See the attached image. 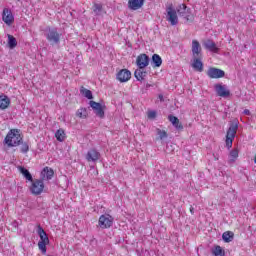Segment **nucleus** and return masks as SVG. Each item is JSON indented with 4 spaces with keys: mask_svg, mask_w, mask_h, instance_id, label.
<instances>
[{
    "mask_svg": "<svg viewBox=\"0 0 256 256\" xmlns=\"http://www.w3.org/2000/svg\"><path fill=\"white\" fill-rule=\"evenodd\" d=\"M192 67L195 71L203 73V48L197 40L192 41Z\"/></svg>",
    "mask_w": 256,
    "mask_h": 256,
    "instance_id": "nucleus-1",
    "label": "nucleus"
},
{
    "mask_svg": "<svg viewBox=\"0 0 256 256\" xmlns=\"http://www.w3.org/2000/svg\"><path fill=\"white\" fill-rule=\"evenodd\" d=\"M42 31L44 33V37H46L48 43H50L52 47L61 43V37H63V34L59 32V28L46 26Z\"/></svg>",
    "mask_w": 256,
    "mask_h": 256,
    "instance_id": "nucleus-2",
    "label": "nucleus"
},
{
    "mask_svg": "<svg viewBox=\"0 0 256 256\" xmlns=\"http://www.w3.org/2000/svg\"><path fill=\"white\" fill-rule=\"evenodd\" d=\"M22 141L23 137L21 136V130L11 129L4 138V145H7L9 148L19 147Z\"/></svg>",
    "mask_w": 256,
    "mask_h": 256,
    "instance_id": "nucleus-3",
    "label": "nucleus"
},
{
    "mask_svg": "<svg viewBox=\"0 0 256 256\" xmlns=\"http://www.w3.org/2000/svg\"><path fill=\"white\" fill-rule=\"evenodd\" d=\"M37 234L40 238L38 242V249L41 250L42 255L47 254V245H49V236H47V232L40 226H37Z\"/></svg>",
    "mask_w": 256,
    "mask_h": 256,
    "instance_id": "nucleus-4",
    "label": "nucleus"
},
{
    "mask_svg": "<svg viewBox=\"0 0 256 256\" xmlns=\"http://www.w3.org/2000/svg\"><path fill=\"white\" fill-rule=\"evenodd\" d=\"M238 129H239V122L237 120L230 122V126L226 133L227 149H231V147H233V140L235 139V135H237Z\"/></svg>",
    "mask_w": 256,
    "mask_h": 256,
    "instance_id": "nucleus-5",
    "label": "nucleus"
},
{
    "mask_svg": "<svg viewBox=\"0 0 256 256\" xmlns=\"http://www.w3.org/2000/svg\"><path fill=\"white\" fill-rule=\"evenodd\" d=\"M113 221H115V218L110 214H102L99 217L98 226L100 229H111L113 227Z\"/></svg>",
    "mask_w": 256,
    "mask_h": 256,
    "instance_id": "nucleus-6",
    "label": "nucleus"
},
{
    "mask_svg": "<svg viewBox=\"0 0 256 256\" xmlns=\"http://www.w3.org/2000/svg\"><path fill=\"white\" fill-rule=\"evenodd\" d=\"M178 15L183 17L188 23H193L195 17L191 13V8L187 7L185 4H181L177 10Z\"/></svg>",
    "mask_w": 256,
    "mask_h": 256,
    "instance_id": "nucleus-7",
    "label": "nucleus"
},
{
    "mask_svg": "<svg viewBox=\"0 0 256 256\" xmlns=\"http://www.w3.org/2000/svg\"><path fill=\"white\" fill-rule=\"evenodd\" d=\"M166 21L170 23V25L175 26L179 24V17L177 16V10L174 9L173 6H169L166 9Z\"/></svg>",
    "mask_w": 256,
    "mask_h": 256,
    "instance_id": "nucleus-8",
    "label": "nucleus"
},
{
    "mask_svg": "<svg viewBox=\"0 0 256 256\" xmlns=\"http://www.w3.org/2000/svg\"><path fill=\"white\" fill-rule=\"evenodd\" d=\"M32 185L30 187V192L32 195H41L45 189V183L41 179L32 180Z\"/></svg>",
    "mask_w": 256,
    "mask_h": 256,
    "instance_id": "nucleus-9",
    "label": "nucleus"
},
{
    "mask_svg": "<svg viewBox=\"0 0 256 256\" xmlns=\"http://www.w3.org/2000/svg\"><path fill=\"white\" fill-rule=\"evenodd\" d=\"M206 75H208V77L210 79H221V78L225 77V71H223L219 68L210 67L207 70Z\"/></svg>",
    "mask_w": 256,
    "mask_h": 256,
    "instance_id": "nucleus-10",
    "label": "nucleus"
},
{
    "mask_svg": "<svg viewBox=\"0 0 256 256\" xmlns=\"http://www.w3.org/2000/svg\"><path fill=\"white\" fill-rule=\"evenodd\" d=\"M89 105L93 109L97 117H100V119H103V117H105V110L103 109V105H101V103L91 100L89 102Z\"/></svg>",
    "mask_w": 256,
    "mask_h": 256,
    "instance_id": "nucleus-11",
    "label": "nucleus"
},
{
    "mask_svg": "<svg viewBox=\"0 0 256 256\" xmlns=\"http://www.w3.org/2000/svg\"><path fill=\"white\" fill-rule=\"evenodd\" d=\"M150 58L147 54H140L136 58V65L138 69H145V67H149Z\"/></svg>",
    "mask_w": 256,
    "mask_h": 256,
    "instance_id": "nucleus-12",
    "label": "nucleus"
},
{
    "mask_svg": "<svg viewBox=\"0 0 256 256\" xmlns=\"http://www.w3.org/2000/svg\"><path fill=\"white\" fill-rule=\"evenodd\" d=\"M214 89L218 97H229L231 95V91L227 89V85L215 84Z\"/></svg>",
    "mask_w": 256,
    "mask_h": 256,
    "instance_id": "nucleus-13",
    "label": "nucleus"
},
{
    "mask_svg": "<svg viewBox=\"0 0 256 256\" xmlns=\"http://www.w3.org/2000/svg\"><path fill=\"white\" fill-rule=\"evenodd\" d=\"M2 21H4L6 25H12L13 21H15V17H13V13L9 8H4L2 13Z\"/></svg>",
    "mask_w": 256,
    "mask_h": 256,
    "instance_id": "nucleus-14",
    "label": "nucleus"
},
{
    "mask_svg": "<svg viewBox=\"0 0 256 256\" xmlns=\"http://www.w3.org/2000/svg\"><path fill=\"white\" fill-rule=\"evenodd\" d=\"M86 159L89 162L96 163L101 159V153L97 149H90L86 154Z\"/></svg>",
    "mask_w": 256,
    "mask_h": 256,
    "instance_id": "nucleus-15",
    "label": "nucleus"
},
{
    "mask_svg": "<svg viewBox=\"0 0 256 256\" xmlns=\"http://www.w3.org/2000/svg\"><path fill=\"white\" fill-rule=\"evenodd\" d=\"M203 47L207 51H210L211 53H219V47H217V44L215 41L211 39H207L206 41L203 42Z\"/></svg>",
    "mask_w": 256,
    "mask_h": 256,
    "instance_id": "nucleus-16",
    "label": "nucleus"
},
{
    "mask_svg": "<svg viewBox=\"0 0 256 256\" xmlns=\"http://www.w3.org/2000/svg\"><path fill=\"white\" fill-rule=\"evenodd\" d=\"M117 79L120 83H127L131 79V71L128 69H122L117 73Z\"/></svg>",
    "mask_w": 256,
    "mask_h": 256,
    "instance_id": "nucleus-17",
    "label": "nucleus"
},
{
    "mask_svg": "<svg viewBox=\"0 0 256 256\" xmlns=\"http://www.w3.org/2000/svg\"><path fill=\"white\" fill-rule=\"evenodd\" d=\"M145 4V0H129L128 6L129 9H132V11H137V9H141L143 5Z\"/></svg>",
    "mask_w": 256,
    "mask_h": 256,
    "instance_id": "nucleus-18",
    "label": "nucleus"
},
{
    "mask_svg": "<svg viewBox=\"0 0 256 256\" xmlns=\"http://www.w3.org/2000/svg\"><path fill=\"white\" fill-rule=\"evenodd\" d=\"M168 121H170V123H172L173 127H175L178 131H183V124H181V122L179 121V118H177V116L170 114L168 116Z\"/></svg>",
    "mask_w": 256,
    "mask_h": 256,
    "instance_id": "nucleus-19",
    "label": "nucleus"
},
{
    "mask_svg": "<svg viewBox=\"0 0 256 256\" xmlns=\"http://www.w3.org/2000/svg\"><path fill=\"white\" fill-rule=\"evenodd\" d=\"M41 175H42L43 179H46L47 181H50V179H53V176L55 175V172L53 171V169H51L49 167H45L42 170Z\"/></svg>",
    "mask_w": 256,
    "mask_h": 256,
    "instance_id": "nucleus-20",
    "label": "nucleus"
},
{
    "mask_svg": "<svg viewBox=\"0 0 256 256\" xmlns=\"http://www.w3.org/2000/svg\"><path fill=\"white\" fill-rule=\"evenodd\" d=\"M11 105V99L7 97V95H0V109L4 111Z\"/></svg>",
    "mask_w": 256,
    "mask_h": 256,
    "instance_id": "nucleus-21",
    "label": "nucleus"
},
{
    "mask_svg": "<svg viewBox=\"0 0 256 256\" xmlns=\"http://www.w3.org/2000/svg\"><path fill=\"white\" fill-rule=\"evenodd\" d=\"M151 65L154 68L161 67V65H163V59L161 58V56H159V54L152 55Z\"/></svg>",
    "mask_w": 256,
    "mask_h": 256,
    "instance_id": "nucleus-22",
    "label": "nucleus"
},
{
    "mask_svg": "<svg viewBox=\"0 0 256 256\" xmlns=\"http://www.w3.org/2000/svg\"><path fill=\"white\" fill-rule=\"evenodd\" d=\"M18 170L21 173V175H23V177H25V179L27 181H33V175H31V172H29L27 170V168H25L23 166H18Z\"/></svg>",
    "mask_w": 256,
    "mask_h": 256,
    "instance_id": "nucleus-23",
    "label": "nucleus"
},
{
    "mask_svg": "<svg viewBox=\"0 0 256 256\" xmlns=\"http://www.w3.org/2000/svg\"><path fill=\"white\" fill-rule=\"evenodd\" d=\"M134 77L137 81H143L147 77V71H143L142 69H136L134 72Z\"/></svg>",
    "mask_w": 256,
    "mask_h": 256,
    "instance_id": "nucleus-24",
    "label": "nucleus"
},
{
    "mask_svg": "<svg viewBox=\"0 0 256 256\" xmlns=\"http://www.w3.org/2000/svg\"><path fill=\"white\" fill-rule=\"evenodd\" d=\"M234 238H235V233L231 231H226L222 234V239L224 243H231V241H233Z\"/></svg>",
    "mask_w": 256,
    "mask_h": 256,
    "instance_id": "nucleus-25",
    "label": "nucleus"
},
{
    "mask_svg": "<svg viewBox=\"0 0 256 256\" xmlns=\"http://www.w3.org/2000/svg\"><path fill=\"white\" fill-rule=\"evenodd\" d=\"M8 47L9 49H15L17 47V38L11 34H8Z\"/></svg>",
    "mask_w": 256,
    "mask_h": 256,
    "instance_id": "nucleus-26",
    "label": "nucleus"
},
{
    "mask_svg": "<svg viewBox=\"0 0 256 256\" xmlns=\"http://www.w3.org/2000/svg\"><path fill=\"white\" fill-rule=\"evenodd\" d=\"M80 93H81V95L86 97V99H90V100L93 99V92H91V90H89L83 86L80 88Z\"/></svg>",
    "mask_w": 256,
    "mask_h": 256,
    "instance_id": "nucleus-27",
    "label": "nucleus"
},
{
    "mask_svg": "<svg viewBox=\"0 0 256 256\" xmlns=\"http://www.w3.org/2000/svg\"><path fill=\"white\" fill-rule=\"evenodd\" d=\"M212 254L214 256H225V250H223L221 246L217 245L214 248H212Z\"/></svg>",
    "mask_w": 256,
    "mask_h": 256,
    "instance_id": "nucleus-28",
    "label": "nucleus"
},
{
    "mask_svg": "<svg viewBox=\"0 0 256 256\" xmlns=\"http://www.w3.org/2000/svg\"><path fill=\"white\" fill-rule=\"evenodd\" d=\"M55 137L57 141H59L60 143H63V141H65V130L58 129L55 133Z\"/></svg>",
    "mask_w": 256,
    "mask_h": 256,
    "instance_id": "nucleus-29",
    "label": "nucleus"
},
{
    "mask_svg": "<svg viewBox=\"0 0 256 256\" xmlns=\"http://www.w3.org/2000/svg\"><path fill=\"white\" fill-rule=\"evenodd\" d=\"M237 157H239V150L233 149L229 154V163H235Z\"/></svg>",
    "mask_w": 256,
    "mask_h": 256,
    "instance_id": "nucleus-30",
    "label": "nucleus"
},
{
    "mask_svg": "<svg viewBox=\"0 0 256 256\" xmlns=\"http://www.w3.org/2000/svg\"><path fill=\"white\" fill-rule=\"evenodd\" d=\"M87 108H80L76 112V116L80 119H87Z\"/></svg>",
    "mask_w": 256,
    "mask_h": 256,
    "instance_id": "nucleus-31",
    "label": "nucleus"
},
{
    "mask_svg": "<svg viewBox=\"0 0 256 256\" xmlns=\"http://www.w3.org/2000/svg\"><path fill=\"white\" fill-rule=\"evenodd\" d=\"M156 131H157L158 139H160V140L167 139V137H168L167 131L161 130L159 128Z\"/></svg>",
    "mask_w": 256,
    "mask_h": 256,
    "instance_id": "nucleus-32",
    "label": "nucleus"
},
{
    "mask_svg": "<svg viewBox=\"0 0 256 256\" xmlns=\"http://www.w3.org/2000/svg\"><path fill=\"white\" fill-rule=\"evenodd\" d=\"M93 11L96 15H101V12L103 11V5L101 4H94Z\"/></svg>",
    "mask_w": 256,
    "mask_h": 256,
    "instance_id": "nucleus-33",
    "label": "nucleus"
},
{
    "mask_svg": "<svg viewBox=\"0 0 256 256\" xmlns=\"http://www.w3.org/2000/svg\"><path fill=\"white\" fill-rule=\"evenodd\" d=\"M20 145H21V148H20L21 153H29V143L23 142L22 140V143H20Z\"/></svg>",
    "mask_w": 256,
    "mask_h": 256,
    "instance_id": "nucleus-34",
    "label": "nucleus"
},
{
    "mask_svg": "<svg viewBox=\"0 0 256 256\" xmlns=\"http://www.w3.org/2000/svg\"><path fill=\"white\" fill-rule=\"evenodd\" d=\"M157 117V112L155 111H150L148 113V119H155Z\"/></svg>",
    "mask_w": 256,
    "mask_h": 256,
    "instance_id": "nucleus-35",
    "label": "nucleus"
},
{
    "mask_svg": "<svg viewBox=\"0 0 256 256\" xmlns=\"http://www.w3.org/2000/svg\"><path fill=\"white\" fill-rule=\"evenodd\" d=\"M243 114H244V115H251V111H249V109H245V110L243 111Z\"/></svg>",
    "mask_w": 256,
    "mask_h": 256,
    "instance_id": "nucleus-36",
    "label": "nucleus"
},
{
    "mask_svg": "<svg viewBox=\"0 0 256 256\" xmlns=\"http://www.w3.org/2000/svg\"><path fill=\"white\" fill-rule=\"evenodd\" d=\"M190 213L191 215H195V208L193 206L190 207Z\"/></svg>",
    "mask_w": 256,
    "mask_h": 256,
    "instance_id": "nucleus-37",
    "label": "nucleus"
},
{
    "mask_svg": "<svg viewBox=\"0 0 256 256\" xmlns=\"http://www.w3.org/2000/svg\"><path fill=\"white\" fill-rule=\"evenodd\" d=\"M159 99H160V101H163V95H159Z\"/></svg>",
    "mask_w": 256,
    "mask_h": 256,
    "instance_id": "nucleus-38",
    "label": "nucleus"
},
{
    "mask_svg": "<svg viewBox=\"0 0 256 256\" xmlns=\"http://www.w3.org/2000/svg\"><path fill=\"white\" fill-rule=\"evenodd\" d=\"M151 87V84H146V89H149Z\"/></svg>",
    "mask_w": 256,
    "mask_h": 256,
    "instance_id": "nucleus-39",
    "label": "nucleus"
},
{
    "mask_svg": "<svg viewBox=\"0 0 256 256\" xmlns=\"http://www.w3.org/2000/svg\"><path fill=\"white\" fill-rule=\"evenodd\" d=\"M17 1H21V0H17Z\"/></svg>",
    "mask_w": 256,
    "mask_h": 256,
    "instance_id": "nucleus-40",
    "label": "nucleus"
}]
</instances>
